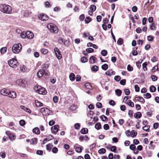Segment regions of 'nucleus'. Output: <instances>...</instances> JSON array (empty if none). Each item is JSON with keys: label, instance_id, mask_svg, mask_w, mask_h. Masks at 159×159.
<instances>
[{"label": "nucleus", "instance_id": "obj_1", "mask_svg": "<svg viewBox=\"0 0 159 159\" xmlns=\"http://www.w3.org/2000/svg\"><path fill=\"white\" fill-rule=\"evenodd\" d=\"M47 27L51 33H57L58 32V28L54 24H48L47 25Z\"/></svg>", "mask_w": 159, "mask_h": 159}, {"label": "nucleus", "instance_id": "obj_2", "mask_svg": "<svg viewBox=\"0 0 159 159\" xmlns=\"http://www.w3.org/2000/svg\"><path fill=\"white\" fill-rule=\"evenodd\" d=\"M2 11L7 14L10 13L11 11V7L6 4H2L1 5Z\"/></svg>", "mask_w": 159, "mask_h": 159}, {"label": "nucleus", "instance_id": "obj_3", "mask_svg": "<svg viewBox=\"0 0 159 159\" xmlns=\"http://www.w3.org/2000/svg\"><path fill=\"white\" fill-rule=\"evenodd\" d=\"M22 46L20 43L15 44L12 47V51L13 53H19L22 49Z\"/></svg>", "mask_w": 159, "mask_h": 159}, {"label": "nucleus", "instance_id": "obj_4", "mask_svg": "<svg viewBox=\"0 0 159 159\" xmlns=\"http://www.w3.org/2000/svg\"><path fill=\"white\" fill-rule=\"evenodd\" d=\"M8 63L10 66L13 68H15L17 66V64L18 62L16 60L12 59L9 60Z\"/></svg>", "mask_w": 159, "mask_h": 159}, {"label": "nucleus", "instance_id": "obj_5", "mask_svg": "<svg viewBox=\"0 0 159 159\" xmlns=\"http://www.w3.org/2000/svg\"><path fill=\"white\" fill-rule=\"evenodd\" d=\"M16 83L19 86L25 87L27 83V82L24 79H20L16 81Z\"/></svg>", "mask_w": 159, "mask_h": 159}, {"label": "nucleus", "instance_id": "obj_6", "mask_svg": "<svg viewBox=\"0 0 159 159\" xmlns=\"http://www.w3.org/2000/svg\"><path fill=\"white\" fill-rule=\"evenodd\" d=\"M37 91L38 92V93L41 94H45L47 93L46 91L45 88L42 87L40 86H38L37 87Z\"/></svg>", "mask_w": 159, "mask_h": 159}, {"label": "nucleus", "instance_id": "obj_7", "mask_svg": "<svg viewBox=\"0 0 159 159\" xmlns=\"http://www.w3.org/2000/svg\"><path fill=\"white\" fill-rule=\"evenodd\" d=\"M37 75L39 78H40L44 75L47 76L48 75V74L46 73L44 70H40L37 73Z\"/></svg>", "mask_w": 159, "mask_h": 159}, {"label": "nucleus", "instance_id": "obj_8", "mask_svg": "<svg viewBox=\"0 0 159 159\" xmlns=\"http://www.w3.org/2000/svg\"><path fill=\"white\" fill-rule=\"evenodd\" d=\"M38 17L40 20L43 21H46L48 19V16L47 15L43 13L40 14L39 16Z\"/></svg>", "mask_w": 159, "mask_h": 159}, {"label": "nucleus", "instance_id": "obj_9", "mask_svg": "<svg viewBox=\"0 0 159 159\" xmlns=\"http://www.w3.org/2000/svg\"><path fill=\"white\" fill-rule=\"evenodd\" d=\"M9 91V90L7 89H3L1 90L0 93L3 95L8 96Z\"/></svg>", "mask_w": 159, "mask_h": 159}, {"label": "nucleus", "instance_id": "obj_10", "mask_svg": "<svg viewBox=\"0 0 159 159\" xmlns=\"http://www.w3.org/2000/svg\"><path fill=\"white\" fill-rule=\"evenodd\" d=\"M16 93L15 92L9 91L8 96L11 98H16Z\"/></svg>", "mask_w": 159, "mask_h": 159}, {"label": "nucleus", "instance_id": "obj_11", "mask_svg": "<svg viewBox=\"0 0 159 159\" xmlns=\"http://www.w3.org/2000/svg\"><path fill=\"white\" fill-rule=\"evenodd\" d=\"M59 126L57 125H55L51 128L52 131H53V132L56 134L58 131Z\"/></svg>", "mask_w": 159, "mask_h": 159}, {"label": "nucleus", "instance_id": "obj_12", "mask_svg": "<svg viewBox=\"0 0 159 159\" xmlns=\"http://www.w3.org/2000/svg\"><path fill=\"white\" fill-rule=\"evenodd\" d=\"M26 37L28 39H32L34 37L33 33L30 31H28L26 32Z\"/></svg>", "mask_w": 159, "mask_h": 159}, {"label": "nucleus", "instance_id": "obj_13", "mask_svg": "<svg viewBox=\"0 0 159 159\" xmlns=\"http://www.w3.org/2000/svg\"><path fill=\"white\" fill-rule=\"evenodd\" d=\"M33 132L34 133L36 134H40V131L38 127H35L33 129Z\"/></svg>", "mask_w": 159, "mask_h": 159}, {"label": "nucleus", "instance_id": "obj_14", "mask_svg": "<svg viewBox=\"0 0 159 159\" xmlns=\"http://www.w3.org/2000/svg\"><path fill=\"white\" fill-rule=\"evenodd\" d=\"M142 114L139 112H137L134 114V116L136 119L140 118L141 117Z\"/></svg>", "mask_w": 159, "mask_h": 159}, {"label": "nucleus", "instance_id": "obj_15", "mask_svg": "<svg viewBox=\"0 0 159 159\" xmlns=\"http://www.w3.org/2000/svg\"><path fill=\"white\" fill-rule=\"evenodd\" d=\"M58 41L59 43L61 44L63 43L65 45H66L65 43L67 42L66 41L65 39H63L62 38H59V39H58Z\"/></svg>", "mask_w": 159, "mask_h": 159}, {"label": "nucleus", "instance_id": "obj_16", "mask_svg": "<svg viewBox=\"0 0 159 159\" xmlns=\"http://www.w3.org/2000/svg\"><path fill=\"white\" fill-rule=\"evenodd\" d=\"M135 99L138 101H139L141 102L144 103L145 100L143 98L141 97H136L135 98Z\"/></svg>", "mask_w": 159, "mask_h": 159}, {"label": "nucleus", "instance_id": "obj_17", "mask_svg": "<svg viewBox=\"0 0 159 159\" xmlns=\"http://www.w3.org/2000/svg\"><path fill=\"white\" fill-rule=\"evenodd\" d=\"M20 107L22 109L24 110L25 111L29 113H31V111L29 108H27L23 106H21Z\"/></svg>", "mask_w": 159, "mask_h": 159}, {"label": "nucleus", "instance_id": "obj_18", "mask_svg": "<svg viewBox=\"0 0 159 159\" xmlns=\"http://www.w3.org/2000/svg\"><path fill=\"white\" fill-rule=\"evenodd\" d=\"M88 130L86 128H84L80 130V132L82 134H85L88 133Z\"/></svg>", "mask_w": 159, "mask_h": 159}, {"label": "nucleus", "instance_id": "obj_19", "mask_svg": "<svg viewBox=\"0 0 159 159\" xmlns=\"http://www.w3.org/2000/svg\"><path fill=\"white\" fill-rule=\"evenodd\" d=\"M96 58L93 56H91L89 59V62L92 64L94 63Z\"/></svg>", "mask_w": 159, "mask_h": 159}, {"label": "nucleus", "instance_id": "obj_20", "mask_svg": "<svg viewBox=\"0 0 159 159\" xmlns=\"http://www.w3.org/2000/svg\"><path fill=\"white\" fill-rule=\"evenodd\" d=\"M74 148L75 149V151L78 153H80L82 152V149L81 148L79 147H76L75 145L74 146Z\"/></svg>", "mask_w": 159, "mask_h": 159}, {"label": "nucleus", "instance_id": "obj_21", "mask_svg": "<svg viewBox=\"0 0 159 159\" xmlns=\"http://www.w3.org/2000/svg\"><path fill=\"white\" fill-rule=\"evenodd\" d=\"M116 95L118 96H120L122 93V91L119 89H117L115 91Z\"/></svg>", "mask_w": 159, "mask_h": 159}, {"label": "nucleus", "instance_id": "obj_22", "mask_svg": "<svg viewBox=\"0 0 159 159\" xmlns=\"http://www.w3.org/2000/svg\"><path fill=\"white\" fill-rule=\"evenodd\" d=\"M150 127V126L149 125H145L144 127H143V129L146 131V132H148L149 131V128Z\"/></svg>", "mask_w": 159, "mask_h": 159}, {"label": "nucleus", "instance_id": "obj_23", "mask_svg": "<svg viewBox=\"0 0 159 159\" xmlns=\"http://www.w3.org/2000/svg\"><path fill=\"white\" fill-rule=\"evenodd\" d=\"M98 67L96 66H92L91 68V70L93 71L96 72L98 70Z\"/></svg>", "mask_w": 159, "mask_h": 159}, {"label": "nucleus", "instance_id": "obj_24", "mask_svg": "<svg viewBox=\"0 0 159 159\" xmlns=\"http://www.w3.org/2000/svg\"><path fill=\"white\" fill-rule=\"evenodd\" d=\"M38 139L37 138H34L32 139L31 140V143L32 144H37Z\"/></svg>", "mask_w": 159, "mask_h": 159}, {"label": "nucleus", "instance_id": "obj_25", "mask_svg": "<svg viewBox=\"0 0 159 159\" xmlns=\"http://www.w3.org/2000/svg\"><path fill=\"white\" fill-rule=\"evenodd\" d=\"M156 90V88L154 85H152L149 88V90L151 92H155Z\"/></svg>", "mask_w": 159, "mask_h": 159}, {"label": "nucleus", "instance_id": "obj_26", "mask_svg": "<svg viewBox=\"0 0 159 159\" xmlns=\"http://www.w3.org/2000/svg\"><path fill=\"white\" fill-rule=\"evenodd\" d=\"M96 9V6L93 5H91L90 6V9L91 10L92 12L94 11Z\"/></svg>", "mask_w": 159, "mask_h": 159}, {"label": "nucleus", "instance_id": "obj_27", "mask_svg": "<svg viewBox=\"0 0 159 159\" xmlns=\"http://www.w3.org/2000/svg\"><path fill=\"white\" fill-rule=\"evenodd\" d=\"M69 78L70 80L73 81L75 78V75L74 73H71L69 75Z\"/></svg>", "mask_w": 159, "mask_h": 159}, {"label": "nucleus", "instance_id": "obj_28", "mask_svg": "<svg viewBox=\"0 0 159 159\" xmlns=\"http://www.w3.org/2000/svg\"><path fill=\"white\" fill-rule=\"evenodd\" d=\"M35 102L36 106L37 107H41L43 106V104L42 103L39 102L37 100L35 101Z\"/></svg>", "mask_w": 159, "mask_h": 159}, {"label": "nucleus", "instance_id": "obj_29", "mask_svg": "<svg viewBox=\"0 0 159 159\" xmlns=\"http://www.w3.org/2000/svg\"><path fill=\"white\" fill-rule=\"evenodd\" d=\"M41 52L42 54L45 55L48 52V50L46 49L42 48L41 49Z\"/></svg>", "mask_w": 159, "mask_h": 159}, {"label": "nucleus", "instance_id": "obj_30", "mask_svg": "<svg viewBox=\"0 0 159 159\" xmlns=\"http://www.w3.org/2000/svg\"><path fill=\"white\" fill-rule=\"evenodd\" d=\"M7 49V47L2 48L1 49L0 52L2 54H4L6 52Z\"/></svg>", "mask_w": 159, "mask_h": 159}, {"label": "nucleus", "instance_id": "obj_31", "mask_svg": "<svg viewBox=\"0 0 159 159\" xmlns=\"http://www.w3.org/2000/svg\"><path fill=\"white\" fill-rule=\"evenodd\" d=\"M106 149L104 148H102L98 150V153L99 154H104L106 152Z\"/></svg>", "mask_w": 159, "mask_h": 159}, {"label": "nucleus", "instance_id": "obj_32", "mask_svg": "<svg viewBox=\"0 0 159 159\" xmlns=\"http://www.w3.org/2000/svg\"><path fill=\"white\" fill-rule=\"evenodd\" d=\"M147 65L148 64L146 62H145L143 64V68L144 71L147 70Z\"/></svg>", "mask_w": 159, "mask_h": 159}, {"label": "nucleus", "instance_id": "obj_33", "mask_svg": "<svg viewBox=\"0 0 159 159\" xmlns=\"http://www.w3.org/2000/svg\"><path fill=\"white\" fill-rule=\"evenodd\" d=\"M95 128L97 129H101V124L100 123L98 122L95 125Z\"/></svg>", "mask_w": 159, "mask_h": 159}, {"label": "nucleus", "instance_id": "obj_34", "mask_svg": "<svg viewBox=\"0 0 159 159\" xmlns=\"http://www.w3.org/2000/svg\"><path fill=\"white\" fill-rule=\"evenodd\" d=\"M127 104L129 106L131 107H133L134 106V103L132 102L130 100H128Z\"/></svg>", "mask_w": 159, "mask_h": 159}, {"label": "nucleus", "instance_id": "obj_35", "mask_svg": "<svg viewBox=\"0 0 159 159\" xmlns=\"http://www.w3.org/2000/svg\"><path fill=\"white\" fill-rule=\"evenodd\" d=\"M144 98H146L148 99L151 98V94L149 93H147L145 94H143Z\"/></svg>", "mask_w": 159, "mask_h": 159}, {"label": "nucleus", "instance_id": "obj_36", "mask_svg": "<svg viewBox=\"0 0 159 159\" xmlns=\"http://www.w3.org/2000/svg\"><path fill=\"white\" fill-rule=\"evenodd\" d=\"M108 68V65L106 64H104L102 66V68L104 70H106Z\"/></svg>", "mask_w": 159, "mask_h": 159}, {"label": "nucleus", "instance_id": "obj_37", "mask_svg": "<svg viewBox=\"0 0 159 159\" xmlns=\"http://www.w3.org/2000/svg\"><path fill=\"white\" fill-rule=\"evenodd\" d=\"M154 39V37L151 35H150L147 36V39L149 41H152Z\"/></svg>", "mask_w": 159, "mask_h": 159}, {"label": "nucleus", "instance_id": "obj_38", "mask_svg": "<svg viewBox=\"0 0 159 159\" xmlns=\"http://www.w3.org/2000/svg\"><path fill=\"white\" fill-rule=\"evenodd\" d=\"M85 87L87 89H91L92 87L89 83H87L85 84Z\"/></svg>", "mask_w": 159, "mask_h": 159}, {"label": "nucleus", "instance_id": "obj_39", "mask_svg": "<svg viewBox=\"0 0 159 159\" xmlns=\"http://www.w3.org/2000/svg\"><path fill=\"white\" fill-rule=\"evenodd\" d=\"M91 21V18L89 17H86L85 22L86 23L88 24Z\"/></svg>", "mask_w": 159, "mask_h": 159}, {"label": "nucleus", "instance_id": "obj_40", "mask_svg": "<svg viewBox=\"0 0 159 159\" xmlns=\"http://www.w3.org/2000/svg\"><path fill=\"white\" fill-rule=\"evenodd\" d=\"M55 55L59 60L61 59L62 58V55L60 52H59L57 53V54Z\"/></svg>", "mask_w": 159, "mask_h": 159}, {"label": "nucleus", "instance_id": "obj_41", "mask_svg": "<svg viewBox=\"0 0 159 159\" xmlns=\"http://www.w3.org/2000/svg\"><path fill=\"white\" fill-rule=\"evenodd\" d=\"M158 65H157L155 66L154 67H153L152 70V72H155L157 70H158Z\"/></svg>", "mask_w": 159, "mask_h": 159}, {"label": "nucleus", "instance_id": "obj_42", "mask_svg": "<svg viewBox=\"0 0 159 159\" xmlns=\"http://www.w3.org/2000/svg\"><path fill=\"white\" fill-rule=\"evenodd\" d=\"M86 51L88 53H90L93 52L94 50L92 48H87L86 49Z\"/></svg>", "mask_w": 159, "mask_h": 159}, {"label": "nucleus", "instance_id": "obj_43", "mask_svg": "<svg viewBox=\"0 0 159 159\" xmlns=\"http://www.w3.org/2000/svg\"><path fill=\"white\" fill-rule=\"evenodd\" d=\"M101 54L103 56H105L107 54V51L105 50H103L101 51Z\"/></svg>", "mask_w": 159, "mask_h": 159}, {"label": "nucleus", "instance_id": "obj_44", "mask_svg": "<svg viewBox=\"0 0 159 159\" xmlns=\"http://www.w3.org/2000/svg\"><path fill=\"white\" fill-rule=\"evenodd\" d=\"M88 61L87 58L85 57H83L81 58V61L83 63H85Z\"/></svg>", "mask_w": 159, "mask_h": 159}, {"label": "nucleus", "instance_id": "obj_45", "mask_svg": "<svg viewBox=\"0 0 159 159\" xmlns=\"http://www.w3.org/2000/svg\"><path fill=\"white\" fill-rule=\"evenodd\" d=\"M100 118L102 120V121H104L106 120H107L108 119L107 118L106 116L103 115L101 116Z\"/></svg>", "mask_w": 159, "mask_h": 159}, {"label": "nucleus", "instance_id": "obj_46", "mask_svg": "<svg viewBox=\"0 0 159 159\" xmlns=\"http://www.w3.org/2000/svg\"><path fill=\"white\" fill-rule=\"evenodd\" d=\"M137 132L135 131L134 130H132L131 131V137H135L137 135Z\"/></svg>", "mask_w": 159, "mask_h": 159}, {"label": "nucleus", "instance_id": "obj_47", "mask_svg": "<svg viewBox=\"0 0 159 159\" xmlns=\"http://www.w3.org/2000/svg\"><path fill=\"white\" fill-rule=\"evenodd\" d=\"M123 42V39L121 38H119L117 41V44L119 45H122Z\"/></svg>", "mask_w": 159, "mask_h": 159}, {"label": "nucleus", "instance_id": "obj_48", "mask_svg": "<svg viewBox=\"0 0 159 159\" xmlns=\"http://www.w3.org/2000/svg\"><path fill=\"white\" fill-rule=\"evenodd\" d=\"M19 123L21 126H23L25 125V121L23 120H21L20 121Z\"/></svg>", "mask_w": 159, "mask_h": 159}, {"label": "nucleus", "instance_id": "obj_49", "mask_svg": "<svg viewBox=\"0 0 159 159\" xmlns=\"http://www.w3.org/2000/svg\"><path fill=\"white\" fill-rule=\"evenodd\" d=\"M124 90L126 95H128L130 93V91L129 89H125Z\"/></svg>", "mask_w": 159, "mask_h": 159}, {"label": "nucleus", "instance_id": "obj_50", "mask_svg": "<svg viewBox=\"0 0 159 159\" xmlns=\"http://www.w3.org/2000/svg\"><path fill=\"white\" fill-rule=\"evenodd\" d=\"M114 79L116 81L118 82L120 80L121 77L120 76L116 75L114 77Z\"/></svg>", "mask_w": 159, "mask_h": 159}, {"label": "nucleus", "instance_id": "obj_51", "mask_svg": "<svg viewBox=\"0 0 159 159\" xmlns=\"http://www.w3.org/2000/svg\"><path fill=\"white\" fill-rule=\"evenodd\" d=\"M151 79H152L153 81H155L157 80V78L155 75H152L151 77Z\"/></svg>", "mask_w": 159, "mask_h": 159}, {"label": "nucleus", "instance_id": "obj_52", "mask_svg": "<svg viewBox=\"0 0 159 159\" xmlns=\"http://www.w3.org/2000/svg\"><path fill=\"white\" fill-rule=\"evenodd\" d=\"M143 61L142 60L141 62H140L139 61H136V65L137 66V67L138 68H140L141 67V65L140 64Z\"/></svg>", "mask_w": 159, "mask_h": 159}, {"label": "nucleus", "instance_id": "obj_53", "mask_svg": "<svg viewBox=\"0 0 159 159\" xmlns=\"http://www.w3.org/2000/svg\"><path fill=\"white\" fill-rule=\"evenodd\" d=\"M127 69L129 71H132L133 70V68L130 65H128L127 66Z\"/></svg>", "mask_w": 159, "mask_h": 159}, {"label": "nucleus", "instance_id": "obj_54", "mask_svg": "<svg viewBox=\"0 0 159 159\" xmlns=\"http://www.w3.org/2000/svg\"><path fill=\"white\" fill-rule=\"evenodd\" d=\"M126 80L125 79H123L120 81V84L123 85H124L125 84Z\"/></svg>", "mask_w": 159, "mask_h": 159}, {"label": "nucleus", "instance_id": "obj_55", "mask_svg": "<svg viewBox=\"0 0 159 159\" xmlns=\"http://www.w3.org/2000/svg\"><path fill=\"white\" fill-rule=\"evenodd\" d=\"M21 37L23 39L25 38L26 37V33L23 32L22 33L20 34Z\"/></svg>", "mask_w": 159, "mask_h": 159}, {"label": "nucleus", "instance_id": "obj_56", "mask_svg": "<svg viewBox=\"0 0 159 159\" xmlns=\"http://www.w3.org/2000/svg\"><path fill=\"white\" fill-rule=\"evenodd\" d=\"M80 126V125L79 123H78L75 124L74 125L75 128L76 129H79Z\"/></svg>", "mask_w": 159, "mask_h": 159}, {"label": "nucleus", "instance_id": "obj_57", "mask_svg": "<svg viewBox=\"0 0 159 159\" xmlns=\"http://www.w3.org/2000/svg\"><path fill=\"white\" fill-rule=\"evenodd\" d=\"M116 146H112L111 147V150L113 152H116Z\"/></svg>", "mask_w": 159, "mask_h": 159}, {"label": "nucleus", "instance_id": "obj_58", "mask_svg": "<svg viewBox=\"0 0 159 159\" xmlns=\"http://www.w3.org/2000/svg\"><path fill=\"white\" fill-rule=\"evenodd\" d=\"M135 148V146L134 144H131L129 146V148L132 150H134Z\"/></svg>", "mask_w": 159, "mask_h": 159}, {"label": "nucleus", "instance_id": "obj_59", "mask_svg": "<svg viewBox=\"0 0 159 159\" xmlns=\"http://www.w3.org/2000/svg\"><path fill=\"white\" fill-rule=\"evenodd\" d=\"M53 100L54 103H57L58 101V98L56 96H54L53 98Z\"/></svg>", "mask_w": 159, "mask_h": 159}, {"label": "nucleus", "instance_id": "obj_60", "mask_svg": "<svg viewBox=\"0 0 159 159\" xmlns=\"http://www.w3.org/2000/svg\"><path fill=\"white\" fill-rule=\"evenodd\" d=\"M134 89L136 92H139V88L138 85L136 84L134 86Z\"/></svg>", "mask_w": 159, "mask_h": 159}, {"label": "nucleus", "instance_id": "obj_61", "mask_svg": "<svg viewBox=\"0 0 159 159\" xmlns=\"http://www.w3.org/2000/svg\"><path fill=\"white\" fill-rule=\"evenodd\" d=\"M96 106L98 108H101L102 107V103L100 102H98L96 103Z\"/></svg>", "mask_w": 159, "mask_h": 159}, {"label": "nucleus", "instance_id": "obj_62", "mask_svg": "<svg viewBox=\"0 0 159 159\" xmlns=\"http://www.w3.org/2000/svg\"><path fill=\"white\" fill-rule=\"evenodd\" d=\"M109 103L110 105L112 106H114L115 105V101L112 100L109 101Z\"/></svg>", "mask_w": 159, "mask_h": 159}, {"label": "nucleus", "instance_id": "obj_63", "mask_svg": "<svg viewBox=\"0 0 159 159\" xmlns=\"http://www.w3.org/2000/svg\"><path fill=\"white\" fill-rule=\"evenodd\" d=\"M147 18L146 17H144L143 18L142 20V24L143 25H144L146 24V22L147 21Z\"/></svg>", "mask_w": 159, "mask_h": 159}, {"label": "nucleus", "instance_id": "obj_64", "mask_svg": "<svg viewBox=\"0 0 159 159\" xmlns=\"http://www.w3.org/2000/svg\"><path fill=\"white\" fill-rule=\"evenodd\" d=\"M52 152L54 153H56L58 151V149L57 148L55 147H54L52 150Z\"/></svg>", "mask_w": 159, "mask_h": 159}]
</instances>
